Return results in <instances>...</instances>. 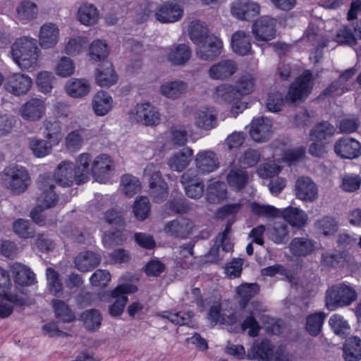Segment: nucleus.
Returning <instances> with one entry per match:
<instances>
[{"instance_id": "nucleus-20", "label": "nucleus", "mask_w": 361, "mask_h": 361, "mask_svg": "<svg viewBox=\"0 0 361 361\" xmlns=\"http://www.w3.org/2000/svg\"><path fill=\"white\" fill-rule=\"evenodd\" d=\"M40 190L42 194L39 202L42 203L39 207L49 208L55 205L57 202V195L54 191L55 188L54 180L49 176H40Z\"/></svg>"}, {"instance_id": "nucleus-2", "label": "nucleus", "mask_w": 361, "mask_h": 361, "mask_svg": "<svg viewBox=\"0 0 361 361\" xmlns=\"http://www.w3.org/2000/svg\"><path fill=\"white\" fill-rule=\"evenodd\" d=\"M11 54L20 68L28 70L34 68L39 58L37 40L28 37L18 38L12 45Z\"/></svg>"}, {"instance_id": "nucleus-61", "label": "nucleus", "mask_w": 361, "mask_h": 361, "mask_svg": "<svg viewBox=\"0 0 361 361\" xmlns=\"http://www.w3.org/2000/svg\"><path fill=\"white\" fill-rule=\"evenodd\" d=\"M329 322L336 334L341 336L349 334L350 329V326L342 316L334 314L331 317Z\"/></svg>"}, {"instance_id": "nucleus-42", "label": "nucleus", "mask_w": 361, "mask_h": 361, "mask_svg": "<svg viewBox=\"0 0 361 361\" xmlns=\"http://www.w3.org/2000/svg\"><path fill=\"white\" fill-rule=\"evenodd\" d=\"M270 239L276 244L286 243L289 240V231L287 224L283 222H275L268 229Z\"/></svg>"}, {"instance_id": "nucleus-52", "label": "nucleus", "mask_w": 361, "mask_h": 361, "mask_svg": "<svg viewBox=\"0 0 361 361\" xmlns=\"http://www.w3.org/2000/svg\"><path fill=\"white\" fill-rule=\"evenodd\" d=\"M325 317L323 312L314 313L307 317L306 330L311 336H316L321 332Z\"/></svg>"}, {"instance_id": "nucleus-14", "label": "nucleus", "mask_w": 361, "mask_h": 361, "mask_svg": "<svg viewBox=\"0 0 361 361\" xmlns=\"http://www.w3.org/2000/svg\"><path fill=\"white\" fill-rule=\"evenodd\" d=\"M195 162L197 171L202 174L216 171L220 165L216 154L212 150L199 152L195 156Z\"/></svg>"}, {"instance_id": "nucleus-27", "label": "nucleus", "mask_w": 361, "mask_h": 361, "mask_svg": "<svg viewBox=\"0 0 361 361\" xmlns=\"http://www.w3.org/2000/svg\"><path fill=\"white\" fill-rule=\"evenodd\" d=\"M80 320L87 331L95 332L102 326L103 316L99 310L91 308L83 311L80 314Z\"/></svg>"}, {"instance_id": "nucleus-15", "label": "nucleus", "mask_w": 361, "mask_h": 361, "mask_svg": "<svg viewBox=\"0 0 361 361\" xmlns=\"http://www.w3.org/2000/svg\"><path fill=\"white\" fill-rule=\"evenodd\" d=\"M272 124L271 121L263 116L254 118L251 123L250 135L257 142H267L271 135Z\"/></svg>"}, {"instance_id": "nucleus-54", "label": "nucleus", "mask_w": 361, "mask_h": 361, "mask_svg": "<svg viewBox=\"0 0 361 361\" xmlns=\"http://www.w3.org/2000/svg\"><path fill=\"white\" fill-rule=\"evenodd\" d=\"M255 78L250 73L241 75L236 81V90L239 92V97L247 95L254 91Z\"/></svg>"}, {"instance_id": "nucleus-21", "label": "nucleus", "mask_w": 361, "mask_h": 361, "mask_svg": "<svg viewBox=\"0 0 361 361\" xmlns=\"http://www.w3.org/2000/svg\"><path fill=\"white\" fill-rule=\"evenodd\" d=\"M274 348V346L269 340L255 341L248 349L247 357L250 360L269 361L273 355Z\"/></svg>"}, {"instance_id": "nucleus-7", "label": "nucleus", "mask_w": 361, "mask_h": 361, "mask_svg": "<svg viewBox=\"0 0 361 361\" xmlns=\"http://www.w3.org/2000/svg\"><path fill=\"white\" fill-rule=\"evenodd\" d=\"M276 20L264 16L258 18L252 25V33L258 42H268L276 36Z\"/></svg>"}, {"instance_id": "nucleus-36", "label": "nucleus", "mask_w": 361, "mask_h": 361, "mask_svg": "<svg viewBox=\"0 0 361 361\" xmlns=\"http://www.w3.org/2000/svg\"><path fill=\"white\" fill-rule=\"evenodd\" d=\"M289 248L293 255L305 257L313 252L314 243L307 237H296L291 240Z\"/></svg>"}, {"instance_id": "nucleus-26", "label": "nucleus", "mask_w": 361, "mask_h": 361, "mask_svg": "<svg viewBox=\"0 0 361 361\" xmlns=\"http://www.w3.org/2000/svg\"><path fill=\"white\" fill-rule=\"evenodd\" d=\"M357 39H361V23L353 29L348 26L343 27L337 31L335 37V41L338 43L350 47L355 46Z\"/></svg>"}, {"instance_id": "nucleus-30", "label": "nucleus", "mask_w": 361, "mask_h": 361, "mask_svg": "<svg viewBox=\"0 0 361 361\" xmlns=\"http://www.w3.org/2000/svg\"><path fill=\"white\" fill-rule=\"evenodd\" d=\"M231 47L233 51L238 55L250 54L252 45L250 35L243 30L236 31L232 35Z\"/></svg>"}, {"instance_id": "nucleus-46", "label": "nucleus", "mask_w": 361, "mask_h": 361, "mask_svg": "<svg viewBox=\"0 0 361 361\" xmlns=\"http://www.w3.org/2000/svg\"><path fill=\"white\" fill-rule=\"evenodd\" d=\"M67 93L73 97H81L90 91V85L85 79H73L66 83Z\"/></svg>"}, {"instance_id": "nucleus-17", "label": "nucleus", "mask_w": 361, "mask_h": 361, "mask_svg": "<svg viewBox=\"0 0 361 361\" xmlns=\"http://www.w3.org/2000/svg\"><path fill=\"white\" fill-rule=\"evenodd\" d=\"M54 183L62 186H70L75 183L78 185V178L74 164L70 161H61L56 169Z\"/></svg>"}, {"instance_id": "nucleus-18", "label": "nucleus", "mask_w": 361, "mask_h": 361, "mask_svg": "<svg viewBox=\"0 0 361 361\" xmlns=\"http://www.w3.org/2000/svg\"><path fill=\"white\" fill-rule=\"evenodd\" d=\"M238 70L236 63L231 59H225L212 65L208 70L211 79L224 80L234 75Z\"/></svg>"}, {"instance_id": "nucleus-9", "label": "nucleus", "mask_w": 361, "mask_h": 361, "mask_svg": "<svg viewBox=\"0 0 361 361\" xmlns=\"http://www.w3.org/2000/svg\"><path fill=\"white\" fill-rule=\"evenodd\" d=\"M334 152L342 159H353L361 154V144L355 139L342 137L335 143Z\"/></svg>"}, {"instance_id": "nucleus-5", "label": "nucleus", "mask_w": 361, "mask_h": 361, "mask_svg": "<svg viewBox=\"0 0 361 361\" xmlns=\"http://www.w3.org/2000/svg\"><path fill=\"white\" fill-rule=\"evenodd\" d=\"M312 87V74L310 71H306L291 84L285 99L291 103L302 100L310 94Z\"/></svg>"}, {"instance_id": "nucleus-35", "label": "nucleus", "mask_w": 361, "mask_h": 361, "mask_svg": "<svg viewBox=\"0 0 361 361\" xmlns=\"http://www.w3.org/2000/svg\"><path fill=\"white\" fill-rule=\"evenodd\" d=\"M281 216L292 226L302 228L308 219L307 214L300 209L288 207L281 211Z\"/></svg>"}, {"instance_id": "nucleus-24", "label": "nucleus", "mask_w": 361, "mask_h": 361, "mask_svg": "<svg viewBox=\"0 0 361 361\" xmlns=\"http://www.w3.org/2000/svg\"><path fill=\"white\" fill-rule=\"evenodd\" d=\"M92 156L90 154L85 152L78 156L74 165L78 178V185L83 184L88 181L90 173H92L91 166Z\"/></svg>"}, {"instance_id": "nucleus-16", "label": "nucleus", "mask_w": 361, "mask_h": 361, "mask_svg": "<svg viewBox=\"0 0 361 361\" xmlns=\"http://www.w3.org/2000/svg\"><path fill=\"white\" fill-rule=\"evenodd\" d=\"M134 118L145 126H156L159 123V114L149 103L138 104L135 108Z\"/></svg>"}, {"instance_id": "nucleus-8", "label": "nucleus", "mask_w": 361, "mask_h": 361, "mask_svg": "<svg viewBox=\"0 0 361 361\" xmlns=\"http://www.w3.org/2000/svg\"><path fill=\"white\" fill-rule=\"evenodd\" d=\"M295 192L298 199L306 202H313L318 199L319 196L317 184L307 176H302L297 179Z\"/></svg>"}, {"instance_id": "nucleus-62", "label": "nucleus", "mask_w": 361, "mask_h": 361, "mask_svg": "<svg viewBox=\"0 0 361 361\" xmlns=\"http://www.w3.org/2000/svg\"><path fill=\"white\" fill-rule=\"evenodd\" d=\"M83 133V130H75L68 133L65 142L70 151L74 152L80 149L84 141Z\"/></svg>"}, {"instance_id": "nucleus-23", "label": "nucleus", "mask_w": 361, "mask_h": 361, "mask_svg": "<svg viewBox=\"0 0 361 361\" xmlns=\"http://www.w3.org/2000/svg\"><path fill=\"white\" fill-rule=\"evenodd\" d=\"M45 108V103L42 99L32 98L22 106L20 112L24 119L34 121L42 117Z\"/></svg>"}, {"instance_id": "nucleus-6", "label": "nucleus", "mask_w": 361, "mask_h": 361, "mask_svg": "<svg viewBox=\"0 0 361 361\" xmlns=\"http://www.w3.org/2000/svg\"><path fill=\"white\" fill-rule=\"evenodd\" d=\"M137 291V287L130 283L118 285L111 291V296L115 298L114 303L109 307V312L112 317L120 316L128 302L127 293H133Z\"/></svg>"}, {"instance_id": "nucleus-59", "label": "nucleus", "mask_w": 361, "mask_h": 361, "mask_svg": "<svg viewBox=\"0 0 361 361\" xmlns=\"http://www.w3.org/2000/svg\"><path fill=\"white\" fill-rule=\"evenodd\" d=\"M194 243L184 244L179 247L178 260L183 268H189L194 262Z\"/></svg>"}, {"instance_id": "nucleus-12", "label": "nucleus", "mask_w": 361, "mask_h": 361, "mask_svg": "<svg viewBox=\"0 0 361 361\" xmlns=\"http://www.w3.org/2000/svg\"><path fill=\"white\" fill-rule=\"evenodd\" d=\"M223 43L216 36L211 35L206 38L203 43L198 44L196 54L198 58L204 61H212L221 53Z\"/></svg>"}, {"instance_id": "nucleus-25", "label": "nucleus", "mask_w": 361, "mask_h": 361, "mask_svg": "<svg viewBox=\"0 0 361 361\" xmlns=\"http://www.w3.org/2000/svg\"><path fill=\"white\" fill-rule=\"evenodd\" d=\"M118 80L117 75L112 64L109 61L104 62L96 71V83L101 87H110Z\"/></svg>"}, {"instance_id": "nucleus-48", "label": "nucleus", "mask_w": 361, "mask_h": 361, "mask_svg": "<svg viewBox=\"0 0 361 361\" xmlns=\"http://www.w3.org/2000/svg\"><path fill=\"white\" fill-rule=\"evenodd\" d=\"M16 13L19 19L31 20L37 17L38 8L36 4L33 1L23 0L16 7Z\"/></svg>"}, {"instance_id": "nucleus-11", "label": "nucleus", "mask_w": 361, "mask_h": 361, "mask_svg": "<svg viewBox=\"0 0 361 361\" xmlns=\"http://www.w3.org/2000/svg\"><path fill=\"white\" fill-rule=\"evenodd\" d=\"M260 6L252 0H235L231 6V13L240 20H249L259 13Z\"/></svg>"}, {"instance_id": "nucleus-43", "label": "nucleus", "mask_w": 361, "mask_h": 361, "mask_svg": "<svg viewBox=\"0 0 361 361\" xmlns=\"http://www.w3.org/2000/svg\"><path fill=\"white\" fill-rule=\"evenodd\" d=\"M227 187L225 183L216 181L209 185L207 200L209 203L216 204L226 197Z\"/></svg>"}, {"instance_id": "nucleus-57", "label": "nucleus", "mask_w": 361, "mask_h": 361, "mask_svg": "<svg viewBox=\"0 0 361 361\" xmlns=\"http://www.w3.org/2000/svg\"><path fill=\"white\" fill-rule=\"evenodd\" d=\"M53 307L56 316L64 322H71L75 319V314L68 305L62 300H53Z\"/></svg>"}, {"instance_id": "nucleus-37", "label": "nucleus", "mask_w": 361, "mask_h": 361, "mask_svg": "<svg viewBox=\"0 0 361 361\" xmlns=\"http://www.w3.org/2000/svg\"><path fill=\"white\" fill-rule=\"evenodd\" d=\"M343 357L346 361H359L361 359V339L359 337L352 336L345 341Z\"/></svg>"}, {"instance_id": "nucleus-1", "label": "nucleus", "mask_w": 361, "mask_h": 361, "mask_svg": "<svg viewBox=\"0 0 361 361\" xmlns=\"http://www.w3.org/2000/svg\"><path fill=\"white\" fill-rule=\"evenodd\" d=\"M153 12L156 20L161 23H175L183 15V9L176 3L165 2L157 7L152 3H147L137 13L135 20L139 23H145Z\"/></svg>"}, {"instance_id": "nucleus-38", "label": "nucleus", "mask_w": 361, "mask_h": 361, "mask_svg": "<svg viewBox=\"0 0 361 361\" xmlns=\"http://www.w3.org/2000/svg\"><path fill=\"white\" fill-rule=\"evenodd\" d=\"M112 98L104 91L98 92L93 97L92 106L98 116L106 115L112 107Z\"/></svg>"}, {"instance_id": "nucleus-33", "label": "nucleus", "mask_w": 361, "mask_h": 361, "mask_svg": "<svg viewBox=\"0 0 361 361\" xmlns=\"http://www.w3.org/2000/svg\"><path fill=\"white\" fill-rule=\"evenodd\" d=\"M214 99L219 104H229L239 99V92L235 86L229 84H221L217 86L213 94Z\"/></svg>"}, {"instance_id": "nucleus-53", "label": "nucleus", "mask_w": 361, "mask_h": 361, "mask_svg": "<svg viewBox=\"0 0 361 361\" xmlns=\"http://www.w3.org/2000/svg\"><path fill=\"white\" fill-rule=\"evenodd\" d=\"M123 192L126 197H131L140 191L141 185L137 178L127 174L121 178Z\"/></svg>"}, {"instance_id": "nucleus-47", "label": "nucleus", "mask_w": 361, "mask_h": 361, "mask_svg": "<svg viewBox=\"0 0 361 361\" xmlns=\"http://www.w3.org/2000/svg\"><path fill=\"white\" fill-rule=\"evenodd\" d=\"M15 281L21 286H30L35 282V274L25 265L16 264L13 266Z\"/></svg>"}, {"instance_id": "nucleus-19", "label": "nucleus", "mask_w": 361, "mask_h": 361, "mask_svg": "<svg viewBox=\"0 0 361 361\" xmlns=\"http://www.w3.org/2000/svg\"><path fill=\"white\" fill-rule=\"evenodd\" d=\"M32 84V79L27 75L15 73L10 75L5 85L8 92L14 95L26 94Z\"/></svg>"}, {"instance_id": "nucleus-10", "label": "nucleus", "mask_w": 361, "mask_h": 361, "mask_svg": "<svg viewBox=\"0 0 361 361\" xmlns=\"http://www.w3.org/2000/svg\"><path fill=\"white\" fill-rule=\"evenodd\" d=\"M91 169L95 180L104 183L109 178L110 171L114 169L113 161L108 154H101L93 159Z\"/></svg>"}, {"instance_id": "nucleus-44", "label": "nucleus", "mask_w": 361, "mask_h": 361, "mask_svg": "<svg viewBox=\"0 0 361 361\" xmlns=\"http://www.w3.org/2000/svg\"><path fill=\"white\" fill-rule=\"evenodd\" d=\"M157 317L167 319L171 323L175 325H185L192 317V314L190 312H175L173 310L163 311L157 313Z\"/></svg>"}, {"instance_id": "nucleus-13", "label": "nucleus", "mask_w": 361, "mask_h": 361, "mask_svg": "<svg viewBox=\"0 0 361 361\" xmlns=\"http://www.w3.org/2000/svg\"><path fill=\"white\" fill-rule=\"evenodd\" d=\"M193 222L187 218H179L167 222L164 231L169 235L177 238H186L192 233Z\"/></svg>"}, {"instance_id": "nucleus-3", "label": "nucleus", "mask_w": 361, "mask_h": 361, "mask_svg": "<svg viewBox=\"0 0 361 361\" xmlns=\"http://www.w3.org/2000/svg\"><path fill=\"white\" fill-rule=\"evenodd\" d=\"M1 180L2 185L15 195L23 193L31 183L27 170L18 165L5 168Z\"/></svg>"}, {"instance_id": "nucleus-31", "label": "nucleus", "mask_w": 361, "mask_h": 361, "mask_svg": "<svg viewBox=\"0 0 361 361\" xmlns=\"http://www.w3.org/2000/svg\"><path fill=\"white\" fill-rule=\"evenodd\" d=\"M101 262V257L92 251L80 252L75 259V267L80 271H89Z\"/></svg>"}, {"instance_id": "nucleus-4", "label": "nucleus", "mask_w": 361, "mask_h": 361, "mask_svg": "<svg viewBox=\"0 0 361 361\" xmlns=\"http://www.w3.org/2000/svg\"><path fill=\"white\" fill-rule=\"evenodd\" d=\"M357 298V293L354 288L345 283H338L326 290V307L333 311L338 307L351 305Z\"/></svg>"}, {"instance_id": "nucleus-50", "label": "nucleus", "mask_w": 361, "mask_h": 361, "mask_svg": "<svg viewBox=\"0 0 361 361\" xmlns=\"http://www.w3.org/2000/svg\"><path fill=\"white\" fill-rule=\"evenodd\" d=\"M216 116L211 111H197L195 114V124L201 129L209 130L215 127Z\"/></svg>"}, {"instance_id": "nucleus-58", "label": "nucleus", "mask_w": 361, "mask_h": 361, "mask_svg": "<svg viewBox=\"0 0 361 361\" xmlns=\"http://www.w3.org/2000/svg\"><path fill=\"white\" fill-rule=\"evenodd\" d=\"M150 212V204L147 197L141 196L136 198L133 205V213L135 216L141 221L145 220L149 216Z\"/></svg>"}, {"instance_id": "nucleus-55", "label": "nucleus", "mask_w": 361, "mask_h": 361, "mask_svg": "<svg viewBox=\"0 0 361 361\" xmlns=\"http://www.w3.org/2000/svg\"><path fill=\"white\" fill-rule=\"evenodd\" d=\"M259 287L257 283H243L236 289V293L240 298V304L245 305L259 292Z\"/></svg>"}, {"instance_id": "nucleus-40", "label": "nucleus", "mask_w": 361, "mask_h": 361, "mask_svg": "<svg viewBox=\"0 0 361 361\" xmlns=\"http://www.w3.org/2000/svg\"><path fill=\"white\" fill-rule=\"evenodd\" d=\"M189 36L193 43L200 44L203 43L209 35V29L207 25L200 20L192 21L188 27Z\"/></svg>"}, {"instance_id": "nucleus-29", "label": "nucleus", "mask_w": 361, "mask_h": 361, "mask_svg": "<svg viewBox=\"0 0 361 361\" xmlns=\"http://www.w3.org/2000/svg\"><path fill=\"white\" fill-rule=\"evenodd\" d=\"M192 156L193 150L185 147L174 153L169 159L168 164L172 170L181 172L189 165Z\"/></svg>"}, {"instance_id": "nucleus-60", "label": "nucleus", "mask_w": 361, "mask_h": 361, "mask_svg": "<svg viewBox=\"0 0 361 361\" xmlns=\"http://www.w3.org/2000/svg\"><path fill=\"white\" fill-rule=\"evenodd\" d=\"M261 154L254 149H247L239 157L238 161L243 169L253 167L259 161Z\"/></svg>"}, {"instance_id": "nucleus-39", "label": "nucleus", "mask_w": 361, "mask_h": 361, "mask_svg": "<svg viewBox=\"0 0 361 361\" xmlns=\"http://www.w3.org/2000/svg\"><path fill=\"white\" fill-rule=\"evenodd\" d=\"M227 182L235 190L243 188L247 183L248 174L245 169L233 168L227 174Z\"/></svg>"}, {"instance_id": "nucleus-41", "label": "nucleus", "mask_w": 361, "mask_h": 361, "mask_svg": "<svg viewBox=\"0 0 361 361\" xmlns=\"http://www.w3.org/2000/svg\"><path fill=\"white\" fill-rule=\"evenodd\" d=\"M117 228L115 231L104 233L102 242L105 247L110 248L114 246L121 245L127 240L129 232L124 228Z\"/></svg>"}, {"instance_id": "nucleus-64", "label": "nucleus", "mask_w": 361, "mask_h": 361, "mask_svg": "<svg viewBox=\"0 0 361 361\" xmlns=\"http://www.w3.org/2000/svg\"><path fill=\"white\" fill-rule=\"evenodd\" d=\"M108 54L107 44L101 40L94 41L90 47V55L95 61L105 59Z\"/></svg>"}, {"instance_id": "nucleus-49", "label": "nucleus", "mask_w": 361, "mask_h": 361, "mask_svg": "<svg viewBox=\"0 0 361 361\" xmlns=\"http://www.w3.org/2000/svg\"><path fill=\"white\" fill-rule=\"evenodd\" d=\"M78 17L83 25H92L97 22L99 14L94 5L85 4L79 8Z\"/></svg>"}, {"instance_id": "nucleus-22", "label": "nucleus", "mask_w": 361, "mask_h": 361, "mask_svg": "<svg viewBox=\"0 0 361 361\" xmlns=\"http://www.w3.org/2000/svg\"><path fill=\"white\" fill-rule=\"evenodd\" d=\"M280 172L279 166L275 164H267L264 166V169L260 170V176L262 177H272L268 186L270 192L273 195H278L286 186V180L281 177H273Z\"/></svg>"}, {"instance_id": "nucleus-32", "label": "nucleus", "mask_w": 361, "mask_h": 361, "mask_svg": "<svg viewBox=\"0 0 361 361\" xmlns=\"http://www.w3.org/2000/svg\"><path fill=\"white\" fill-rule=\"evenodd\" d=\"M188 84L182 80L166 82L161 85L160 92L164 97L171 99H177L188 91Z\"/></svg>"}, {"instance_id": "nucleus-28", "label": "nucleus", "mask_w": 361, "mask_h": 361, "mask_svg": "<svg viewBox=\"0 0 361 361\" xmlns=\"http://www.w3.org/2000/svg\"><path fill=\"white\" fill-rule=\"evenodd\" d=\"M168 49V60L173 65H184L191 57L192 51L188 44H174Z\"/></svg>"}, {"instance_id": "nucleus-56", "label": "nucleus", "mask_w": 361, "mask_h": 361, "mask_svg": "<svg viewBox=\"0 0 361 361\" xmlns=\"http://www.w3.org/2000/svg\"><path fill=\"white\" fill-rule=\"evenodd\" d=\"M250 206L252 212L259 216L274 218L281 216V210L269 204H260L257 202H252Z\"/></svg>"}, {"instance_id": "nucleus-63", "label": "nucleus", "mask_w": 361, "mask_h": 361, "mask_svg": "<svg viewBox=\"0 0 361 361\" xmlns=\"http://www.w3.org/2000/svg\"><path fill=\"white\" fill-rule=\"evenodd\" d=\"M315 225L326 236L334 235L338 230L337 222L330 216H324L317 221Z\"/></svg>"}, {"instance_id": "nucleus-45", "label": "nucleus", "mask_w": 361, "mask_h": 361, "mask_svg": "<svg viewBox=\"0 0 361 361\" xmlns=\"http://www.w3.org/2000/svg\"><path fill=\"white\" fill-rule=\"evenodd\" d=\"M335 132L334 127L327 121H322L317 124L310 131V136L312 141H321L327 140Z\"/></svg>"}, {"instance_id": "nucleus-51", "label": "nucleus", "mask_w": 361, "mask_h": 361, "mask_svg": "<svg viewBox=\"0 0 361 361\" xmlns=\"http://www.w3.org/2000/svg\"><path fill=\"white\" fill-rule=\"evenodd\" d=\"M46 276L50 293L55 296L61 295L63 293V284L59 274L53 268L48 267L46 269Z\"/></svg>"}, {"instance_id": "nucleus-34", "label": "nucleus", "mask_w": 361, "mask_h": 361, "mask_svg": "<svg viewBox=\"0 0 361 361\" xmlns=\"http://www.w3.org/2000/svg\"><path fill=\"white\" fill-rule=\"evenodd\" d=\"M59 29L55 24L46 23L41 27L39 32V44L42 47L49 49L54 47L58 42Z\"/></svg>"}]
</instances>
